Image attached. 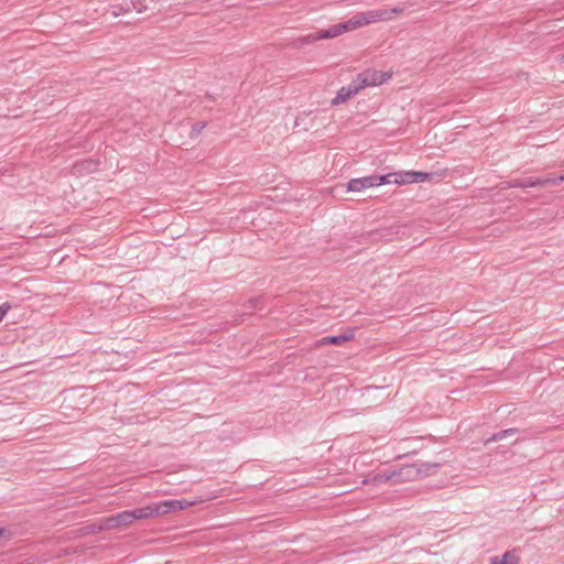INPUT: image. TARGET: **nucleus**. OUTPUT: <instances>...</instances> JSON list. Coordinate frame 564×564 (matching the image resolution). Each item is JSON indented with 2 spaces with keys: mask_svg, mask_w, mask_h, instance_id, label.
Returning a JSON list of instances; mask_svg holds the SVG:
<instances>
[{
  "mask_svg": "<svg viewBox=\"0 0 564 564\" xmlns=\"http://www.w3.org/2000/svg\"><path fill=\"white\" fill-rule=\"evenodd\" d=\"M98 525H99V521H98V522H96V523H94V524H91V525L89 527V528H90L89 532H98V531H97Z\"/></svg>",
  "mask_w": 564,
  "mask_h": 564,
  "instance_id": "nucleus-19",
  "label": "nucleus"
},
{
  "mask_svg": "<svg viewBox=\"0 0 564 564\" xmlns=\"http://www.w3.org/2000/svg\"><path fill=\"white\" fill-rule=\"evenodd\" d=\"M399 476V474L397 473H393L391 475L389 474H378L376 475L373 478H372V482L376 484V485H381V484H387L388 481H390L392 478Z\"/></svg>",
  "mask_w": 564,
  "mask_h": 564,
  "instance_id": "nucleus-15",
  "label": "nucleus"
},
{
  "mask_svg": "<svg viewBox=\"0 0 564 564\" xmlns=\"http://www.w3.org/2000/svg\"><path fill=\"white\" fill-rule=\"evenodd\" d=\"M392 184H408L425 182L431 178V174L424 172H404V173H391Z\"/></svg>",
  "mask_w": 564,
  "mask_h": 564,
  "instance_id": "nucleus-8",
  "label": "nucleus"
},
{
  "mask_svg": "<svg viewBox=\"0 0 564 564\" xmlns=\"http://www.w3.org/2000/svg\"><path fill=\"white\" fill-rule=\"evenodd\" d=\"M360 90L361 89H360L359 85H357L356 79H354L349 85L341 87L339 89L336 97L332 100V104L333 105L343 104V102L347 101L348 99H350L351 97H354L355 95H357Z\"/></svg>",
  "mask_w": 564,
  "mask_h": 564,
  "instance_id": "nucleus-9",
  "label": "nucleus"
},
{
  "mask_svg": "<svg viewBox=\"0 0 564 564\" xmlns=\"http://www.w3.org/2000/svg\"><path fill=\"white\" fill-rule=\"evenodd\" d=\"M4 530L0 528V536L3 534Z\"/></svg>",
  "mask_w": 564,
  "mask_h": 564,
  "instance_id": "nucleus-23",
  "label": "nucleus"
},
{
  "mask_svg": "<svg viewBox=\"0 0 564 564\" xmlns=\"http://www.w3.org/2000/svg\"><path fill=\"white\" fill-rule=\"evenodd\" d=\"M11 305L9 303H3L0 305V323L3 321L7 313L10 311Z\"/></svg>",
  "mask_w": 564,
  "mask_h": 564,
  "instance_id": "nucleus-17",
  "label": "nucleus"
},
{
  "mask_svg": "<svg viewBox=\"0 0 564 564\" xmlns=\"http://www.w3.org/2000/svg\"><path fill=\"white\" fill-rule=\"evenodd\" d=\"M127 511L129 514L130 523H133L135 520H143L154 516H159L156 510V503Z\"/></svg>",
  "mask_w": 564,
  "mask_h": 564,
  "instance_id": "nucleus-10",
  "label": "nucleus"
},
{
  "mask_svg": "<svg viewBox=\"0 0 564 564\" xmlns=\"http://www.w3.org/2000/svg\"><path fill=\"white\" fill-rule=\"evenodd\" d=\"M95 169H96V163H94L93 161H85V162L75 164L73 167V173L79 174L84 171L91 172Z\"/></svg>",
  "mask_w": 564,
  "mask_h": 564,
  "instance_id": "nucleus-13",
  "label": "nucleus"
},
{
  "mask_svg": "<svg viewBox=\"0 0 564 564\" xmlns=\"http://www.w3.org/2000/svg\"><path fill=\"white\" fill-rule=\"evenodd\" d=\"M390 77L391 74L376 69H367L358 74L355 79L357 82V85H359L360 89H364L365 87L381 85Z\"/></svg>",
  "mask_w": 564,
  "mask_h": 564,
  "instance_id": "nucleus-3",
  "label": "nucleus"
},
{
  "mask_svg": "<svg viewBox=\"0 0 564 564\" xmlns=\"http://www.w3.org/2000/svg\"><path fill=\"white\" fill-rule=\"evenodd\" d=\"M204 128V124H202V127H194L193 130L196 132V133H200V130Z\"/></svg>",
  "mask_w": 564,
  "mask_h": 564,
  "instance_id": "nucleus-22",
  "label": "nucleus"
},
{
  "mask_svg": "<svg viewBox=\"0 0 564 564\" xmlns=\"http://www.w3.org/2000/svg\"><path fill=\"white\" fill-rule=\"evenodd\" d=\"M489 564H519V557L512 552H506L502 556H492Z\"/></svg>",
  "mask_w": 564,
  "mask_h": 564,
  "instance_id": "nucleus-12",
  "label": "nucleus"
},
{
  "mask_svg": "<svg viewBox=\"0 0 564 564\" xmlns=\"http://www.w3.org/2000/svg\"><path fill=\"white\" fill-rule=\"evenodd\" d=\"M564 181V175H561L556 178L546 177V178H539V177H529L524 180H514L508 183L509 187H536V186H546V185H557Z\"/></svg>",
  "mask_w": 564,
  "mask_h": 564,
  "instance_id": "nucleus-4",
  "label": "nucleus"
},
{
  "mask_svg": "<svg viewBox=\"0 0 564 564\" xmlns=\"http://www.w3.org/2000/svg\"><path fill=\"white\" fill-rule=\"evenodd\" d=\"M144 0H131L132 8L137 10L138 12H142L145 8L143 6Z\"/></svg>",
  "mask_w": 564,
  "mask_h": 564,
  "instance_id": "nucleus-18",
  "label": "nucleus"
},
{
  "mask_svg": "<svg viewBox=\"0 0 564 564\" xmlns=\"http://www.w3.org/2000/svg\"><path fill=\"white\" fill-rule=\"evenodd\" d=\"M516 433H517L516 429L502 430L498 433H495L490 438H488L487 443L501 441V440L506 438L507 436L514 435Z\"/></svg>",
  "mask_w": 564,
  "mask_h": 564,
  "instance_id": "nucleus-14",
  "label": "nucleus"
},
{
  "mask_svg": "<svg viewBox=\"0 0 564 564\" xmlns=\"http://www.w3.org/2000/svg\"><path fill=\"white\" fill-rule=\"evenodd\" d=\"M204 128V124H202V127H194L193 130L196 132V133H200V130Z\"/></svg>",
  "mask_w": 564,
  "mask_h": 564,
  "instance_id": "nucleus-21",
  "label": "nucleus"
},
{
  "mask_svg": "<svg viewBox=\"0 0 564 564\" xmlns=\"http://www.w3.org/2000/svg\"><path fill=\"white\" fill-rule=\"evenodd\" d=\"M259 302V299H251L250 300V304H251V307H256L257 306V303Z\"/></svg>",
  "mask_w": 564,
  "mask_h": 564,
  "instance_id": "nucleus-20",
  "label": "nucleus"
},
{
  "mask_svg": "<svg viewBox=\"0 0 564 564\" xmlns=\"http://www.w3.org/2000/svg\"><path fill=\"white\" fill-rule=\"evenodd\" d=\"M130 524L131 523L129 520V514L128 511L126 510L115 516L100 519L97 531H108L121 527H128Z\"/></svg>",
  "mask_w": 564,
  "mask_h": 564,
  "instance_id": "nucleus-5",
  "label": "nucleus"
},
{
  "mask_svg": "<svg viewBox=\"0 0 564 564\" xmlns=\"http://www.w3.org/2000/svg\"><path fill=\"white\" fill-rule=\"evenodd\" d=\"M375 11H383L387 13V19H381V21H389L393 18V14H401L403 12V9L402 8H399V7H394V8H391V9H386V8H382V9H376Z\"/></svg>",
  "mask_w": 564,
  "mask_h": 564,
  "instance_id": "nucleus-16",
  "label": "nucleus"
},
{
  "mask_svg": "<svg viewBox=\"0 0 564 564\" xmlns=\"http://www.w3.org/2000/svg\"><path fill=\"white\" fill-rule=\"evenodd\" d=\"M561 59H562V62L564 63V54L562 55V58H561Z\"/></svg>",
  "mask_w": 564,
  "mask_h": 564,
  "instance_id": "nucleus-24",
  "label": "nucleus"
},
{
  "mask_svg": "<svg viewBox=\"0 0 564 564\" xmlns=\"http://www.w3.org/2000/svg\"><path fill=\"white\" fill-rule=\"evenodd\" d=\"M355 336V333L354 330H349L348 333H345L343 335H338V336H326L322 339H319L317 341V345L318 346H323V345H343L344 343L346 341H349L354 338Z\"/></svg>",
  "mask_w": 564,
  "mask_h": 564,
  "instance_id": "nucleus-11",
  "label": "nucleus"
},
{
  "mask_svg": "<svg viewBox=\"0 0 564 564\" xmlns=\"http://www.w3.org/2000/svg\"><path fill=\"white\" fill-rule=\"evenodd\" d=\"M195 505V501L186 499L165 500L156 503L158 514H166L170 512L187 509Z\"/></svg>",
  "mask_w": 564,
  "mask_h": 564,
  "instance_id": "nucleus-7",
  "label": "nucleus"
},
{
  "mask_svg": "<svg viewBox=\"0 0 564 564\" xmlns=\"http://www.w3.org/2000/svg\"><path fill=\"white\" fill-rule=\"evenodd\" d=\"M391 173L384 175H369L358 178H352L347 183V191L359 193L364 189L377 187L383 184H392Z\"/></svg>",
  "mask_w": 564,
  "mask_h": 564,
  "instance_id": "nucleus-2",
  "label": "nucleus"
},
{
  "mask_svg": "<svg viewBox=\"0 0 564 564\" xmlns=\"http://www.w3.org/2000/svg\"><path fill=\"white\" fill-rule=\"evenodd\" d=\"M381 19H387V13L383 11H366L351 17L349 20L341 23V29L345 32L357 30L361 26L380 22Z\"/></svg>",
  "mask_w": 564,
  "mask_h": 564,
  "instance_id": "nucleus-1",
  "label": "nucleus"
},
{
  "mask_svg": "<svg viewBox=\"0 0 564 564\" xmlns=\"http://www.w3.org/2000/svg\"><path fill=\"white\" fill-rule=\"evenodd\" d=\"M341 28H343L341 23H338V24L329 26L327 30H322L315 34H308L306 36H303V37L299 39V42L301 44H308V43H312L317 40L336 37L344 33Z\"/></svg>",
  "mask_w": 564,
  "mask_h": 564,
  "instance_id": "nucleus-6",
  "label": "nucleus"
}]
</instances>
